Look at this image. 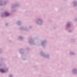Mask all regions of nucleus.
Instances as JSON below:
<instances>
[{
	"instance_id": "nucleus-1",
	"label": "nucleus",
	"mask_w": 77,
	"mask_h": 77,
	"mask_svg": "<svg viewBox=\"0 0 77 77\" xmlns=\"http://www.w3.org/2000/svg\"><path fill=\"white\" fill-rule=\"evenodd\" d=\"M0 71L1 72H5V71H4L3 69H0Z\"/></svg>"
},
{
	"instance_id": "nucleus-2",
	"label": "nucleus",
	"mask_w": 77,
	"mask_h": 77,
	"mask_svg": "<svg viewBox=\"0 0 77 77\" xmlns=\"http://www.w3.org/2000/svg\"><path fill=\"white\" fill-rule=\"evenodd\" d=\"M6 15H7V16H8V15H9V13H6Z\"/></svg>"
},
{
	"instance_id": "nucleus-3",
	"label": "nucleus",
	"mask_w": 77,
	"mask_h": 77,
	"mask_svg": "<svg viewBox=\"0 0 77 77\" xmlns=\"http://www.w3.org/2000/svg\"><path fill=\"white\" fill-rule=\"evenodd\" d=\"M67 27H68V26H69V25H68V24L67 25Z\"/></svg>"
}]
</instances>
